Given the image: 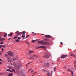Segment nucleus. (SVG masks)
<instances>
[{
    "mask_svg": "<svg viewBox=\"0 0 76 76\" xmlns=\"http://www.w3.org/2000/svg\"><path fill=\"white\" fill-rule=\"evenodd\" d=\"M32 76H34V75H32Z\"/></svg>",
    "mask_w": 76,
    "mask_h": 76,
    "instance_id": "obj_63",
    "label": "nucleus"
},
{
    "mask_svg": "<svg viewBox=\"0 0 76 76\" xmlns=\"http://www.w3.org/2000/svg\"><path fill=\"white\" fill-rule=\"evenodd\" d=\"M46 38H53V37L50 35H46L45 36Z\"/></svg>",
    "mask_w": 76,
    "mask_h": 76,
    "instance_id": "obj_5",
    "label": "nucleus"
},
{
    "mask_svg": "<svg viewBox=\"0 0 76 76\" xmlns=\"http://www.w3.org/2000/svg\"><path fill=\"white\" fill-rule=\"evenodd\" d=\"M42 71H43V72H45L46 71V70L45 69H43L42 70Z\"/></svg>",
    "mask_w": 76,
    "mask_h": 76,
    "instance_id": "obj_33",
    "label": "nucleus"
},
{
    "mask_svg": "<svg viewBox=\"0 0 76 76\" xmlns=\"http://www.w3.org/2000/svg\"><path fill=\"white\" fill-rule=\"evenodd\" d=\"M64 67L65 69H66V66H65Z\"/></svg>",
    "mask_w": 76,
    "mask_h": 76,
    "instance_id": "obj_52",
    "label": "nucleus"
},
{
    "mask_svg": "<svg viewBox=\"0 0 76 76\" xmlns=\"http://www.w3.org/2000/svg\"><path fill=\"white\" fill-rule=\"evenodd\" d=\"M35 73H36V72H35L34 73V74H35Z\"/></svg>",
    "mask_w": 76,
    "mask_h": 76,
    "instance_id": "obj_61",
    "label": "nucleus"
},
{
    "mask_svg": "<svg viewBox=\"0 0 76 76\" xmlns=\"http://www.w3.org/2000/svg\"><path fill=\"white\" fill-rule=\"evenodd\" d=\"M26 33V31H23L22 32V35H25V34Z\"/></svg>",
    "mask_w": 76,
    "mask_h": 76,
    "instance_id": "obj_17",
    "label": "nucleus"
},
{
    "mask_svg": "<svg viewBox=\"0 0 76 76\" xmlns=\"http://www.w3.org/2000/svg\"><path fill=\"white\" fill-rule=\"evenodd\" d=\"M68 71H69V72H70V71L71 72H72V75H73L74 74V73H73V72H72V70H71L70 69H68Z\"/></svg>",
    "mask_w": 76,
    "mask_h": 76,
    "instance_id": "obj_12",
    "label": "nucleus"
},
{
    "mask_svg": "<svg viewBox=\"0 0 76 76\" xmlns=\"http://www.w3.org/2000/svg\"><path fill=\"white\" fill-rule=\"evenodd\" d=\"M34 72V71H31V73H33Z\"/></svg>",
    "mask_w": 76,
    "mask_h": 76,
    "instance_id": "obj_43",
    "label": "nucleus"
},
{
    "mask_svg": "<svg viewBox=\"0 0 76 76\" xmlns=\"http://www.w3.org/2000/svg\"><path fill=\"white\" fill-rule=\"evenodd\" d=\"M34 35H37V34L35 33V34H34Z\"/></svg>",
    "mask_w": 76,
    "mask_h": 76,
    "instance_id": "obj_49",
    "label": "nucleus"
},
{
    "mask_svg": "<svg viewBox=\"0 0 76 76\" xmlns=\"http://www.w3.org/2000/svg\"><path fill=\"white\" fill-rule=\"evenodd\" d=\"M31 69H29V70H28V71H29V70H31Z\"/></svg>",
    "mask_w": 76,
    "mask_h": 76,
    "instance_id": "obj_56",
    "label": "nucleus"
},
{
    "mask_svg": "<svg viewBox=\"0 0 76 76\" xmlns=\"http://www.w3.org/2000/svg\"><path fill=\"white\" fill-rule=\"evenodd\" d=\"M38 43H39L40 44H42V45H44V41H39L38 42Z\"/></svg>",
    "mask_w": 76,
    "mask_h": 76,
    "instance_id": "obj_9",
    "label": "nucleus"
},
{
    "mask_svg": "<svg viewBox=\"0 0 76 76\" xmlns=\"http://www.w3.org/2000/svg\"><path fill=\"white\" fill-rule=\"evenodd\" d=\"M5 45H4V46H3V47H5Z\"/></svg>",
    "mask_w": 76,
    "mask_h": 76,
    "instance_id": "obj_53",
    "label": "nucleus"
},
{
    "mask_svg": "<svg viewBox=\"0 0 76 76\" xmlns=\"http://www.w3.org/2000/svg\"><path fill=\"white\" fill-rule=\"evenodd\" d=\"M71 56H73V57H74V56H75V55L73 54H71Z\"/></svg>",
    "mask_w": 76,
    "mask_h": 76,
    "instance_id": "obj_29",
    "label": "nucleus"
},
{
    "mask_svg": "<svg viewBox=\"0 0 76 76\" xmlns=\"http://www.w3.org/2000/svg\"><path fill=\"white\" fill-rule=\"evenodd\" d=\"M60 44L61 45H63V42H61Z\"/></svg>",
    "mask_w": 76,
    "mask_h": 76,
    "instance_id": "obj_38",
    "label": "nucleus"
},
{
    "mask_svg": "<svg viewBox=\"0 0 76 76\" xmlns=\"http://www.w3.org/2000/svg\"><path fill=\"white\" fill-rule=\"evenodd\" d=\"M11 72H13V71H11Z\"/></svg>",
    "mask_w": 76,
    "mask_h": 76,
    "instance_id": "obj_58",
    "label": "nucleus"
},
{
    "mask_svg": "<svg viewBox=\"0 0 76 76\" xmlns=\"http://www.w3.org/2000/svg\"><path fill=\"white\" fill-rule=\"evenodd\" d=\"M42 35H44V34H42Z\"/></svg>",
    "mask_w": 76,
    "mask_h": 76,
    "instance_id": "obj_51",
    "label": "nucleus"
},
{
    "mask_svg": "<svg viewBox=\"0 0 76 76\" xmlns=\"http://www.w3.org/2000/svg\"><path fill=\"white\" fill-rule=\"evenodd\" d=\"M32 34H34V32H33L32 33Z\"/></svg>",
    "mask_w": 76,
    "mask_h": 76,
    "instance_id": "obj_55",
    "label": "nucleus"
},
{
    "mask_svg": "<svg viewBox=\"0 0 76 76\" xmlns=\"http://www.w3.org/2000/svg\"><path fill=\"white\" fill-rule=\"evenodd\" d=\"M29 53H33V51H31V50H30L29 51Z\"/></svg>",
    "mask_w": 76,
    "mask_h": 76,
    "instance_id": "obj_22",
    "label": "nucleus"
},
{
    "mask_svg": "<svg viewBox=\"0 0 76 76\" xmlns=\"http://www.w3.org/2000/svg\"><path fill=\"white\" fill-rule=\"evenodd\" d=\"M3 45H1V47H3Z\"/></svg>",
    "mask_w": 76,
    "mask_h": 76,
    "instance_id": "obj_50",
    "label": "nucleus"
},
{
    "mask_svg": "<svg viewBox=\"0 0 76 76\" xmlns=\"http://www.w3.org/2000/svg\"><path fill=\"white\" fill-rule=\"evenodd\" d=\"M19 33V31H17L15 33V34H18Z\"/></svg>",
    "mask_w": 76,
    "mask_h": 76,
    "instance_id": "obj_24",
    "label": "nucleus"
},
{
    "mask_svg": "<svg viewBox=\"0 0 76 76\" xmlns=\"http://www.w3.org/2000/svg\"><path fill=\"white\" fill-rule=\"evenodd\" d=\"M10 39H11L10 38H9L8 39V40H10Z\"/></svg>",
    "mask_w": 76,
    "mask_h": 76,
    "instance_id": "obj_48",
    "label": "nucleus"
},
{
    "mask_svg": "<svg viewBox=\"0 0 76 76\" xmlns=\"http://www.w3.org/2000/svg\"><path fill=\"white\" fill-rule=\"evenodd\" d=\"M53 71H51V74H50V76H52V75L53 74ZM50 73L49 72H47V75H48V76H50Z\"/></svg>",
    "mask_w": 76,
    "mask_h": 76,
    "instance_id": "obj_6",
    "label": "nucleus"
},
{
    "mask_svg": "<svg viewBox=\"0 0 76 76\" xmlns=\"http://www.w3.org/2000/svg\"><path fill=\"white\" fill-rule=\"evenodd\" d=\"M0 61H3V60H1V58H0Z\"/></svg>",
    "mask_w": 76,
    "mask_h": 76,
    "instance_id": "obj_40",
    "label": "nucleus"
},
{
    "mask_svg": "<svg viewBox=\"0 0 76 76\" xmlns=\"http://www.w3.org/2000/svg\"><path fill=\"white\" fill-rule=\"evenodd\" d=\"M14 71L15 73H16V72H15V70L14 69H12Z\"/></svg>",
    "mask_w": 76,
    "mask_h": 76,
    "instance_id": "obj_35",
    "label": "nucleus"
},
{
    "mask_svg": "<svg viewBox=\"0 0 76 76\" xmlns=\"http://www.w3.org/2000/svg\"><path fill=\"white\" fill-rule=\"evenodd\" d=\"M21 34H22V33L21 32H20L19 34H18V35H21Z\"/></svg>",
    "mask_w": 76,
    "mask_h": 76,
    "instance_id": "obj_25",
    "label": "nucleus"
},
{
    "mask_svg": "<svg viewBox=\"0 0 76 76\" xmlns=\"http://www.w3.org/2000/svg\"><path fill=\"white\" fill-rule=\"evenodd\" d=\"M31 63V62L30 63H28L27 64V65H28V64H30V63Z\"/></svg>",
    "mask_w": 76,
    "mask_h": 76,
    "instance_id": "obj_47",
    "label": "nucleus"
},
{
    "mask_svg": "<svg viewBox=\"0 0 76 76\" xmlns=\"http://www.w3.org/2000/svg\"><path fill=\"white\" fill-rule=\"evenodd\" d=\"M26 43H27V44H29V42H28V41H26Z\"/></svg>",
    "mask_w": 76,
    "mask_h": 76,
    "instance_id": "obj_34",
    "label": "nucleus"
},
{
    "mask_svg": "<svg viewBox=\"0 0 76 76\" xmlns=\"http://www.w3.org/2000/svg\"><path fill=\"white\" fill-rule=\"evenodd\" d=\"M34 41H35V42H37V39L35 40Z\"/></svg>",
    "mask_w": 76,
    "mask_h": 76,
    "instance_id": "obj_46",
    "label": "nucleus"
},
{
    "mask_svg": "<svg viewBox=\"0 0 76 76\" xmlns=\"http://www.w3.org/2000/svg\"><path fill=\"white\" fill-rule=\"evenodd\" d=\"M13 60L14 61H16V59L15 58H13Z\"/></svg>",
    "mask_w": 76,
    "mask_h": 76,
    "instance_id": "obj_21",
    "label": "nucleus"
},
{
    "mask_svg": "<svg viewBox=\"0 0 76 76\" xmlns=\"http://www.w3.org/2000/svg\"><path fill=\"white\" fill-rule=\"evenodd\" d=\"M17 38H18V37H14L13 39H17Z\"/></svg>",
    "mask_w": 76,
    "mask_h": 76,
    "instance_id": "obj_26",
    "label": "nucleus"
},
{
    "mask_svg": "<svg viewBox=\"0 0 76 76\" xmlns=\"http://www.w3.org/2000/svg\"><path fill=\"white\" fill-rule=\"evenodd\" d=\"M2 51H3L4 50V49L3 48H2Z\"/></svg>",
    "mask_w": 76,
    "mask_h": 76,
    "instance_id": "obj_44",
    "label": "nucleus"
},
{
    "mask_svg": "<svg viewBox=\"0 0 76 76\" xmlns=\"http://www.w3.org/2000/svg\"><path fill=\"white\" fill-rule=\"evenodd\" d=\"M49 66H50V64L48 63H46L45 64V66L47 67H49Z\"/></svg>",
    "mask_w": 76,
    "mask_h": 76,
    "instance_id": "obj_11",
    "label": "nucleus"
},
{
    "mask_svg": "<svg viewBox=\"0 0 76 76\" xmlns=\"http://www.w3.org/2000/svg\"><path fill=\"white\" fill-rule=\"evenodd\" d=\"M29 37V35H27V36H26V37L25 38H27L28 37Z\"/></svg>",
    "mask_w": 76,
    "mask_h": 76,
    "instance_id": "obj_19",
    "label": "nucleus"
},
{
    "mask_svg": "<svg viewBox=\"0 0 76 76\" xmlns=\"http://www.w3.org/2000/svg\"><path fill=\"white\" fill-rule=\"evenodd\" d=\"M13 76V74L12 73H10L8 75V76Z\"/></svg>",
    "mask_w": 76,
    "mask_h": 76,
    "instance_id": "obj_14",
    "label": "nucleus"
},
{
    "mask_svg": "<svg viewBox=\"0 0 76 76\" xmlns=\"http://www.w3.org/2000/svg\"><path fill=\"white\" fill-rule=\"evenodd\" d=\"M0 64H2V62L0 61Z\"/></svg>",
    "mask_w": 76,
    "mask_h": 76,
    "instance_id": "obj_41",
    "label": "nucleus"
},
{
    "mask_svg": "<svg viewBox=\"0 0 76 76\" xmlns=\"http://www.w3.org/2000/svg\"><path fill=\"white\" fill-rule=\"evenodd\" d=\"M0 54L1 55H2V53H0Z\"/></svg>",
    "mask_w": 76,
    "mask_h": 76,
    "instance_id": "obj_54",
    "label": "nucleus"
},
{
    "mask_svg": "<svg viewBox=\"0 0 76 76\" xmlns=\"http://www.w3.org/2000/svg\"><path fill=\"white\" fill-rule=\"evenodd\" d=\"M18 66L17 65L15 66V68L16 69V70H19V68L22 67V64H18Z\"/></svg>",
    "mask_w": 76,
    "mask_h": 76,
    "instance_id": "obj_1",
    "label": "nucleus"
},
{
    "mask_svg": "<svg viewBox=\"0 0 76 76\" xmlns=\"http://www.w3.org/2000/svg\"><path fill=\"white\" fill-rule=\"evenodd\" d=\"M10 64H11V65H12V64H11V63H10V64Z\"/></svg>",
    "mask_w": 76,
    "mask_h": 76,
    "instance_id": "obj_62",
    "label": "nucleus"
},
{
    "mask_svg": "<svg viewBox=\"0 0 76 76\" xmlns=\"http://www.w3.org/2000/svg\"><path fill=\"white\" fill-rule=\"evenodd\" d=\"M0 75H3V73H0Z\"/></svg>",
    "mask_w": 76,
    "mask_h": 76,
    "instance_id": "obj_39",
    "label": "nucleus"
},
{
    "mask_svg": "<svg viewBox=\"0 0 76 76\" xmlns=\"http://www.w3.org/2000/svg\"><path fill=\"white\" fill-rule=\"evenodd\" d=\"M21 37H22L23 38H24V37H25V35H22Z\"/></svg>",
    "mask_w": 76,
    "mask_h": 76,
    "instance_id": "obj_30",
    "label": "nucleus"
},
{
    "mask_svg": "<svg viewBox=\"0 0 76 76\" xmlns=\"http://www.w3.org/2000/svg\"><path fill=\"white\" fill-rule=\"evenodd\" d=\"M0 48H1V46L0 45Z\"/></svg>",
    "mask_w": 76,
    "mask_h": 76,
    "instance_id": "obj_60",
    "label": "nucleus"
},
{
    "mask_svg": "<svg viewBox=\"0 0 76 76\" xmlns=\"http://www.w3.org/2000/svg\"><path fill=\"white\" fill-rule=\"evenodd\" d=\"M53 64H54V63H53Z\"/></svg>",
    "mask_w": 76,
    "mask_h": 76,
    "instance_id": "obj_64",
    "label": "nucleus"
},
{
    "mask_svg": "<svg viewBox=\"0 0 76 76\" xmlns=\"http://www.w3.org/2000/svg\"><path fill=\"white\" fill-rule=\"evenodd\" d=\"M12 34H13L12 33H10V34H8V36H10L11 37H12L13 36L12 35Z\"/></svg>",
    "mask_w": 76,
    "mask_h": 76,
    "instance_id": "obj_13",
    "label": "nucleus"
},
{
    "mask_svg": "<svg viewBox=\"0 0 76 76\" xmlns=\"http://www.w3.org/2000/svg\"><path fill=\"white\" fill-rule=\"evenodd\" d=\"M21 39V38L20 37H18V39L19 40V39Z\"/></svg>",
    "mask_w": 76,
    "mask_h": 76,
    "instance_id": "obj_27",
    "label": "nucleus"
},
{
    "mask_svg": "<svg viewBox=\"0 0 76 76\" xmlns=\"http://www.w3.org/2000/svg\"><path fill=\"white\" fill-rule=\"evenodd\" d=\"M33 57H36V55H33Z\"/></svg>",
    "mask_w": 76,
    "mask_h": 76,
    "instance_id": "obj_37",
    "label": "nucleus"
},
{
    "mask_svg": "<svg viewBox=\"0 0 76 76\" xmlns=\"http://www.w3.org/2000/svg\"><path fill=\"white\" fill-rule=\"evenodd\" d=\"M4 43V42H1L0 43V44H3Z\"/></svg>",
    "mask_w": 76,
    "mask_h": 76,
    "instance_id": "obj_32",
    "label": "nucleus"
},
{
    "mask_svg": "<svg viewBox=\"0 0 76 76\" xmlns=\"http://www.w3.org/2000/svg\"><path fill=\"white\" fill-rule=\"evenodd\" d=\"M43 58H49L50 56L48 55H44L43 56Z\"/></svg>",
    "mask_w": 76,
    "mask_h": 76,
    "instance_id": "obj_4",
    "label": "nucleus"
},
{
    "mask_svg": "<svg viewBox=\"0 0 76 76\" xmlns=\"http://www.w3.org/2000/svg\"><path fill=\"white\" fill-rule=\"evenodd\" d=\"M7 71L10 72V69H7Z\"/></svg>",
    "mask_w": 76,
    "mask_h": 76,
    "instance_id": "obj_31",
    "label": "nucleus"
},
{
    "mask_svg": "<svg viewBox=\"0 0 76 76\" xmlns=\"http://www.w3.org/2000/svg\"><path fill=\"white\" fill-rule=\"evenodd\" d=\"M8 55L10 56H11L12 57L13 56H14L13 53L12 52H11V51H9L8 52Z\"/></svg>",
    "mask_w": 76,
    "mask_h": 76,
    "instance_id": "obj_3",
    "label": "nucleus"
},
{
    "mask_svg": "<svg viewBox=\"0 0 76 76\" xmlns=\"http://www.w3.org/2000/svg\"><path fill=\"white\" fill-rule=\"evenodd\" d=\"M32 41L33 42H35V40H32Z\"/></svg>",
    "mask_w": 76,
    "mask_h": 76,
    "instance_id": "obj_36",
    "label": "nucleus"
},
{
    "mask_svg": "<svg viewBox=\"0 0 76 76\" xmlns=\"http://www.w3.org/2000/svg\"><path fill=\"white\" fill-rule=\"evenodd\" d=\"M41 48H43L45 50H46V47H45V46H43V45H42V46H39L37 48V49H39Z\"/></svg>",
    "mask_w": 76,
    "mask_h": 76,
    "instance_id": "obj_2",
    "label": "nucleus"
},
{
    "mask_svg": "<svg viewBox=\"0 0 76 76\" xmlns=\"http://www.w3.org/2000/svg\"><path fill=\"white\" fill-rule=\"evenodd\" d=\"M4 40H5V39L1 37H0V40L1 42H3Z\"/></svg>",
    "mask_w": 76,
    "mask_h": 76,
    "instance_id": "obj_8",
    "label": "nucleus"
},
{
    "mask_svg": "<svg viewBox=\"0 0 76 76\" xmlns=\"http://www.w3.org/2000/svg\"><path fill=\"white\" fill-rule=\"evenodd\" d=\"M7 33H4V37H7Z\"/></svg>",
    "mask_w": 76,
    "mask_h": 76,
    "instance_id": "obj_16",
    "label": "nucleus"
},
{
    "mask_svg": "<svg viewBox=\"0 0 76 76\" xmlns=\"http://www.w3.org/2000/svg\"><path fill=\"white\" fill-rule=\"evenodd\" d=\"M72 76H74L73 74H72Z\"/></svg>",
    "mask_w": 76,
    "mask_h": 76,
    "instance_id": "obj_59",
    "label": "nucleus"
},
{
    "mask_svg": "<svg viewBox=\"0 0 76 76\" xmlns=\"http://www.w3.org/2000/svg\"><path fill=\"white\" fill-rule=\"evenodd\" d=\"M30 59H31L32 60H34V58L33 57H30Z\"/></svg>",
    "mask_w": 76,
    "mask_h": 76,
    "instance_id": "obj_18",
    "label": "nucleus"
},
{
    "mask_svg": "<svg viewBox=\"0 0 76 76\" xmlns=\"http://www.w3.org/2000/svg\"><path fill=\"white\" fill-rule=\"evenodd\" d=\"M49 45V43L48 42H44L43 45Z\"/></svg>",
    "mask_w": 76,
    "mask_h": 76,
    "instance_id": "obj_10",
    "label": "nucleus"
},
{
    "mask_svg": "<svg viewBox=\"0 0 76 76\" xmlns=\"http://www.w3.org/2000/svg\"><path fill=\"white\" fill-rule=\"evenodd\" d=\"M19 34H18L16 35V37H18V36H19Z\"/></svg>",
    "mask_w": 76,
    "mask_h": 76,
    "instance_id": "obj_45",
    "label": "nucleus"
},
{
    "mask_svg": "<svg viewBox=\"0 0 76 76\" xmlns=\"http://www.w3.org/2000/svg\"><path fill=\"white\" fill-rule=\"evenodd\" d=\"M54 69V72H55V71H56V68L54 67V69Z\"/></svg>",
    "mask_w": 76,
    "mask_h": 76,
    "instance_id": "obj_23",
    "label": "nucleus"
},
{
    "mask_svg": "<svg viewBox=\"0 0 76 76\" xmlns=\"http://www.w3.org/2000/svg\"><path fill=\"white\" fill-rule=\"evenodd\" d=\"M44 41H45L46 42H47V41H48V39H47V38L45 39H44Z\"/></svg>",
    "mask_w": 76,
    "mask_h": 76,
    "instance_id": "obj_15",
    "label": "nucleus"
},
{
    "mask_svg": "<svg viewBox=\"0 0 76 76\" xmlns=\"http://www.w3.org/2000/svg\"><path fill=\"white\" fill-rule=\"evenodd\" d=\"M5 57H7L8 55H7V54H6L5 55Z\"/></svg>",
    "mask_w": 76,
    "mask_h": 76,
    "instance_id": "obj_28",
    "label": "nucleus"
},
{
    "mask_svg": "<svg viewBox=\"0 0 76 76\" xmlns=\"http://www.w3.org/2000/svg\"><path fill=\"white\" fill-rule=\"evenodd\" d=\"M15 41L16 42H19V41H20L18 39H17Z\"/></svg>",
    "mask_w": 76,
    "mask_h": 76,
    "instance_id": "obj_20",
    "label": "nucleus"
},
{
    "mask_svg": "<svg viewBox=\"0 0 76 76\" xmlns=\"http://www.w3.org/2000/svg\"><path fill=\"white\" fill-rule=\"evenodd\" d=\"M66 56H67L64 55H63L61 56V58H66Z\"/></svg>",
    "mask_w": 76,
    "mask_h": 76,
    "instance_id": "obj_7",
    "label": "nucleus"
},
{
    "mask_svg": "<svg viewBox=\"0 0 76 76\" xmlns=\"http://www.w3.org/2000/svg\"><path fill=\"white\" fill-rule=\"evenodd\" d=\"M36 57L37 58V57H38V56L36 55Z\"/></svg>",
    "mask_w": 76,
    "mask_h": 76,
    "instance_id": "obj_42",
    "label": "nucleus"
},
{
    "mask_svg": "<svg viewBox=\"0 0 76 76\" xmlns=\"http://www.w3.org/2000/svg\"><path fill=\"white\" fill-rule=\"evenodd\" d=\"M76 61H75V64H76Z\"/></svg>",
    "mask_w": 76,
    "mask_h": 76,
    "instance_id": "obj_57",
    "label": "nucleus"
}]
</instances>
